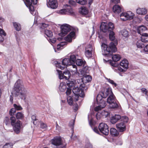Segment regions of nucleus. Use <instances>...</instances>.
Returning <instances> with one entry per match:
<instances>
[{
  "label": "nucleus",
  "instance_id": "f257e3e1",
  "mask_svg": "<svg viewBox=\"0 0 148 148\" xmlns=\"http://www.w3.org/2000/svg\"><path fill=\"white\" fill-rule=\"evenodd\" d=\"M109 34V39L112 42L110 43L109 46L103 43L101 46L103 47V49L106 53L105 55L107 56H112L113 53H114L117 51L116 46L118 44L117 40L115 38V33L113 30L108 32Z\"/></svg>",
  "mask_w": 148,
  "mask_h": 148
},
{
  "label": "nucleus",
  "instance_id": "f03ea898",
  "mask_svg": "<svg viewBox=\"0 0 148 148\" xmlns=\"http://www.w3.org/2000/svg\"><path fill=\"white\" fill-rule=\"evenodd\" d=\"M112 92V89L110 87L104 88L101 90L97 97L96 101L99 105L95 108V111L101 110L106 106V102L103 98L107 97Z\"/></svg>",
  "mask_w": 148,
  "mask_h": 148
},
{
  "label": "nucleus",
  "instance_id": "7ed1b4c3",
  "mask_svg": "<svg viewBox=\"0 0 148 148\" xmlns=\"http://www.w3.org/2000/svg\"><path fill=\"white\" fill-rule=\"evenodd\" d=\"M12 94L19 96L22 99L25 100L28 95V93L24 87L22 81L18 80L15 84L14 90Z\"/></svg>",
  "mask_w": 148,
  "mask_h": 148
},
{
  "label": "nucleus",
  "instance_id": "20e7f679",
  "mask_svg": "<svg viewBox=\"0 0 148 148\" xmlns=\"http://www.w3.org/2000/svg\"><path fill=\"white\" fill-rule=\"evenodd\" d=\"M85 84L81 78L75 80V101H77L79 97H84L85 96L84 90Z\"/></svg>",
  "mask_w": 148,
  "mask_h": 148
},
{
  "label": "nucleus",
  "instance_id": "39448f33",
  "mask_svg": "<svg viewBox=\"0 0 148 148\" xmlns=\"http://www.w3.org/2000/svg\"><path fill=\"white\" fill-rule=\"evenodd\" d=\"M67 57L62 60V66H61L60 64L58 62H54V64L56 65V66L62 70L63 69L65 66L66 67L69 66H72L73 68H74V53H70L68 55Z\"/></svg>",
  "mask_w": 148,
  "mask_h": 148
},
{
  "label": "nucleus",
  "instance_id": "423d86ee",
  "mask_svg": "<svg viewBox=\"0 0 148 148\" xmlns=\"http://www.w3.org/2000/svg\"><path fill=\"white\" fill-rule=\"evenodd\" d=\"M24 2L26 6L29 9L31 13L33 15H36L37 12L35 10L32 4H36L37 2V0H25Z\"/></svg>",
  "mask_w": 148,
  "mask_h": 148
},
{
  "label": "nucleus",
  "instance_id": "0eeeda50",
  "mask_svg": "<svg viewBox=\"0 0 148 148\" xmlns=\"http://www.w3.org/2000/svg\"><path fill=\"white\" fill-rule=\"evenodd\" d=\"M61 31L59 33V35L61 36H64L67 34L71 31L73 29V27L67 24H64L60 26Z\"/></svg>",
  "mask_w": 148,
  "mask_h": 148
},
{
  "label": "nucleus",
  "instance_id": "6e6552de",
  "mask_svg": "<svg viewBox=\"0 0 148 148\" xmlns=\"http://www.w3.org/2000/svg\"><path fill=\"white\" fill-rule=\"evenodd\" d=\"M114 28V24L111 22H109L108 24L105 22L102 23L100 26L101 30L104 32L113 30Z\"/></svg>",
  "mask_w": 148,
  "mask_h": 148
},
{
  "label": "nucleus",
  "instance_id": "1a4fd4ad",
  "mask_svg": "<svg viewBox=\"0 0 148 148\" xmlns=\"http://www.w3.org/2000/svg\"><path fill=\"white\" fill-rule=\"evenodd\" d=\"M16 119L13 116L11 117L10 120L11 125L13 126V129L15 132L18 134L19 133L20 131V121H17L16 123Z\"/></svg>",
  "mask_w": 148,
  "mask_h": 148
},
{
  "label": "nucleus",
  "instance_id": "9d476101",
  "mask_svg": "<svg viewBox=\"0 0 148 148\" xmlns=\"http://www.w3.org/2000/svg\"><path fill=\"white\" fill-rule=\"evenodd\" d=\"M58 74L59 78L60 79H65L66 80H68L72 77L71 75V73L69 71H66L62 73V71L58 70H56Z\"/></svg>",
  "mask_w": 148,
  "mask_h": 148
},
{
  "label": "nucleus",
  "instance_id": "9b49d317",
  "mask_svg": "<svg viewBox=\"0 0 148 148\" xmlns=\"http://www.w3.org/2000/svg\"><path fill=\"white\" fill-rule=\"evenodd\" d=\"M134 14L130 11L127 12H123L120 15L121 19L122 21H125L127 20H130L133 18Z\"/></svg>",
  "mask_w": 148,
  "mask_h": 148
},
{
  "label": "nucleus",
  "instance_id": "f8f14e48",
  "mask_svg": "<svg viewBox=\"0 0 148 148\" xmlns=\"http://www.w3.org/2000/svg\"><path fill=\"white\" fill-rule=\"evenodd\" d=\"M121 67H118V70L120 72H124L126 71L128 68L129 62L126 59H124L120 63Z\"/></svg>",
  "mask_w": 148,
  "mask_h": 148
},
{
  "label": "nucleus",
  "instance_id": "ddd939ff",
  "mask_svg": "<svg viewBox=\"0 0 148 148\" xmlns=\"http://www.w3.org/2000/svg\"><path fill=\"white\" fill-rule=\"evenodd\" d=\"M99 128L101 133L106 135H108L109 131L108 126L107 124L101 123L99 125Z\"/></svg>",
  "mask_w": 148,
  "mask_h": 148
},
{
  "label": "nucleus",
  "instance_id": "4468645a",
  "mask_svg": "<svg viewBox=\"0 0 148 148\" xmlns=\"http://www.w3.org/2000/svg\"><path fill=\"white\" fill-rule=\"evenodd\" d=\"M86 68H83L82 69L79 70V71L77 70V66L75 65V69H76V71L75 72V76L77 77L79 76L80 77H84L86 75L87 71H85V69Z\"/></svg>",
  "mask_w": 148,
  "mask_h": 148
},
{
  "label": "nucleus",
  "instance_id": "2eb2a0df",
  "mask_svg": "<svg viewBox=\"0 0 148 148\" xmlns=\"http://www.w3.org/2000/svg\"><path fill=\"white\" fill-rule=\"evenodd\" d=\"M47 5L48 7L55 9L58 6V3L56 0H49Z\"/></svg>",
  "mask_w": 148,
  "mask_h": 148
},
{
  "label": "nucleus",
  "instance_id": "dca6fc26",
  "mask_svg": "<svg viewBox=\"0 0 148 148\" xmlns=\"http://www.w3.org/2000/svg\"><path fill=\"white\" fill-rule=\"evenodd\" d=\"M67 9L71 14H73V8L74 7V1L69 0L68 3L66 5Z\"/></svg>",
  "mask_w": 148,
  "mask_h": 148
},
{
  "label": "nucleus",
  "instance_id": "f3484780",
  "mask_svg": "<svg viewBox=\"0 0 148 148\" xmlns=\"http://www.w3.org/2000/svg\"><path fill=\"white\" fill-rule=\"evenodd\" d=\"M51 143L56 146H59L62 144L61 138L60 137H54L51 140Z\"/></svg>",
  "mask_w": 148,
  "mask_h": 148
},
{
  "label": "nucleus",
  "instance_id": "a211bd4d",
  "mask_svg": "<svg viewBox=\"0 0 148 148\" xmlns=\"http://www.w3.org/2000/svg\"><path fill=\"white\" fill-rule=\"evenodd\" d=\"M116 127L119 131L123 132L126 130V125L123 122H120L117 123L116 125Z\"/></svg>",
  "mask_w": 148,
  "mask_h": 148
},
{
  "label": "nucleus",
  "instance_id": "6ab92c4d",
  "mask_svg": "<svg viewBox=\"0 0 148 148\" xmlns=\"http://www.w3.org/2000/svg\"><path fill=\"white\" fill-rule=\"evenodd\" d=\"M112 9L113 12L117 14H119L123 10L122 7L118 5H115L113 6Z\"/></svg>",
  "mask_w": 148,
  "mask_h": 148
},
{
  "label": "nucleus",
  "instance_id": "aec40b11",
  "mask_svg": "<svg viewBox=\"0 0 148 148\" xmlns=\"http://www.w3.org/2000/svg\"><path fill=\"white\" fill-rule=\"evenodd\" d=\"M121 118V116L119 114H115L112 116L110 118V122L114 124Z\"/></svg>",
  "mask_w": 148,
  "mask_h": 148
},
{
  "label": "nucleus",
  "instance_id": "412c9836",
  "mask_svg": "<svg viewBox=\"0 0 148 148\" xmlns=\"http://www.w3.org/2000/svg\"><path fill=\"white\" fill-rule=\"evenodd\" d=\"M76 58L75 55V62L76 64L78 66H84L86 64V61L84 60H83L81 59H77L76 60Z\"/></svg>",
  "mask_w": 148,
  "mask_h": 148
},
{
  "label": "nucleus",
  "instance_id": "4be33fe9",
  "mask_svg": "<svg viewBox=\"0 0 148 148\" xmlns=\"http://www.w3.org/2000/svg\"><path fill=\"white\" fill-rule=\"evenodd\" d=\"M74 37V31H72L68 35L64 38V39L66 41L69 42H71L72 41V39Z\"/></svg>",
  "mask_w": 148,
  "mask_h": 148
},
{
  "label": "nucleus",
  "instance_id": "5701e85b",
  "mask_svg": "<svg viewBox=\"0 0 148 148\" xmlns=\"http://www.w3.org/2000/svg\"><path fill=\"white\" fill-rule=\"evenodd\" d=\"M68 82H67V85L69 88H73L72 92L74 93L73 90L74 89V79L73 77H72L68 79Z\"/></svg>",
  "mask_w": 148,
  "mask_h": 148
},
{
  "label": "nucleus",
  "instance_id": "b1692460",
  "mask_svg": "<svg viewBox=\"0 0 148 148\" xmlns=\"http://www.w3.org/2000/svg\"><path fill=\"white\" fill-rule=\"evenodd\" d=\"M116 100L115 97L112 92V93L109 95L107 99V102L110 104Z\"/></svg>",
  "mask_w": 148,
  "mask_h": 148
},
{
  "label": "nucleus",
  "instance_id": "393cba45",
  "mask_svg": "<svg viewBox=\"0 0 148 148\" xmlns=\"http://www.w3.org/2000/svg\"><path fill=\"white\" fill-rule=\"evenodd\" d=\"M81 79L84 82V83L90 82L92 79V77L89 75H87V74L84 76Z\"/></svg>",
  "mask_w": 148,
  "mask_h": 148
},
{
  "label": "nucleus",
  "instance_id": "a878e982",
  "mask_svg": "<svg viewBox=\"0 0 148 148\" xmlns=\"http://www.w3.org/2000/svg\"><path fill=\"white\" fill-rule=\"evenodd\" d=\"M147 29V28L145 26L142 25L138 27L137 29L138 33L142 36V34H143V32Z\"/></svg>",
  "mask_w": 148,
  "mask_h": 148
},
{
  "label": "nucleus",
  "instance_id": "bb28decb",
  "mask_svg": "<svg viewBox=\"0 0 148 148\" xmlns=\"http://www.w3.org/2000/svg\"><path fill=\"white\" fill-rule=\"evenodd\" d=\"M147 12V10L145 8H139L136 10L137 13L139 14L145 15Z\"/></svg>",
  "mask_w": 148,
  "mask_h": 148
},
{
  "label": "nucleus",
  "instance_id": "cd10ccee",
  "mask_svg": "<svg viewBox=\"0 0 148 148\" xmlns=\"http://www.w3.org/2000/svg\"><path fill=\"white\" fill-rule=\"evenodd\" d=\"M59 88L61 92L65 91L66 89V86L65 83L64 82L61 83L60 84Z\"/></svg>",
  "mask_w": 148,
  "mask_h": 148
},
{
  "label": "nucleus",
  "instance_id": "c85d7f7f",
  "mask_svg": "<svg viewBox=\"0 0 148 148\" xmlns=\"http://www.w3.org/2000/svg\"><path fill=\"white\" fill-rule=\"evenodd\" d=\"M13 25L15 30L18 31H20L21 29V24L17 22L13 23Z\"/></svg>",
  "mask_w": 148,
  "mask_h": 148
},
{
  "label": "nucleus",
  "instance_id": "c756f323",
  "mask_svg": "<svg viewBox=\"0 0 148 148\" xmlns=\"http://www.w3.org/2000/svg\"><path fill=\"white\" fill-rule=\"evenodd\" d=\"M14 108H12L10 111H15L16 110H22L23 108L20 105L14 104Z\"/></svg>",
  "mask_w": 148,
  "mask_h": 148
},
{
  "label": "nucleus",
  "instance_id": "7c9ffc66",
  "mask_svg": "<svg viewBox=\"0 0 148 148\" xmlns=\"http://www.w3.org/2000/svg\"><path fill=\"white\" fill-rule=\"evenodd\" d=\"M79 12L82 15H86L88 13V11L86 8L83 7L81 8Z\"/></svg>",
  "mask_w": 148,
  "mask_h": 148
},
{
  "label": "nucleus",
  "instance_id": "2f4dec72",
  "mask_svg": "<svg viewBox=\"0 0 148 148\" xmlns=\"http://www.w3.org/2000/svg\"><path fill=\"white\" fill-rule=\"evenodd\" d=\"M141 39L144 42H148V34L146 33H144L142 34Z\"/></svg>",
  "mask_w": 148,
  "mask_h": 148
},
{
  "label": "nucleus",
  "instance_id": "473e14b6",
  "mask_svg": "<svg viewBox=\"0 0 148 148\" xmlns=\"http://www.w3.org/2000/svg\"><path fill=\"white\" fill-rule=\"evenodd\" d=\"M67 13H68L70 14H73L71 13L67 9V7H66V9H63L60 10L58 12V13L61 14H66Z\"/></svg>",
  "mask_w": 148,
  "mask_h": 148
},
{
  "label": "nucleus",
  "instance_id": "72a5a7b5",
  "mask_svg": "<svg viewBox=\"0 0 148 148\" xmlns=\"http://www.w3.org/2000/svg\"><path fill=\"white\" fill-rule=\"evenodd\" d=\"M110 133L113 136H117L119 134V133L116 129L113 128H111Z\"/></svg>",
  "mask_w": 148,
  "mask_h": 148
},
{
  "label": "nucleus",
  "instance_id": "f704fd0d",
  "mask_svg": "<svg viewBox=\"0 0 148 148\" xmlns=\"http://www.w3.org/2000/svg\"><path fill=\"white\" fill-rule=\"evenodd\" d=\"M143 41L142 40H138L136 43V45L138 48H142L145 46V45L143 43Z\"/></svg>",
  "mask_w": 148,
  "mask_h": 148
},
{
  "label": "nucleus",
  "instance_id": "c9c22d12",
  "mask_svg": "<svg viewBox=\"0 0 148 148\" xmlns=\"http://www.w3.org/2000/svg\"><path fill=\"white\" fill-rule=\"evenodd\" d=\"M67 43L66 42H61L58 44L57 46V49L58 50H60L62 49L63 47L66 45Z\"/></svg>",
  "mask_w": 148,
  "mask_h": 148
},
{
  "label": "nucleus",
  "instance_id": "e433bc0d",
  "mask_svg": "<svg viewBox=\"0 0 148 148\" xmlns=\"http://www.w3.org/2000/svg\"><path fill=\"white\" fill-rule=\"evenodd\" d=\"M118 107L116 100L110 104V108H117Z\"/></svg>",
  "mask_w": 148,
  "mask_h": 148
},
{
  "label": "nucleus",
  "instance_id": "4c0bfd02",
  "mask_svg": "<svg viewBox=\"0 0 148 148\" xmlns=\"http://www.w3.org/2000/svg\"><path fill=\"white\" fill-rule=\"evenodd\" d=\"M6 34L3 30L0 28V42H3L4 40V38L2 36V35L5 36Z\"/></svg>",
  "mask_w": 148,
  "mask_h": 148
},
{
  "label": "nucleus",
  "instance_id": "58836bf2",
  "mask_svg": "<svg viewBox=\"0 0 148 148\" xmlns=\"http://www.w3.org/2000/svg\"><path fill=\"white\" fill-rule=\"evenodd\" d=\"M112 58L113 61L117 62L120 60L121 57L119 55L116 54L113 56Z\"/></svg>",
  "mask_w": 148,
  "mask_h": 148
},
{
  "label": "nucleus",
  "instance_id": "ea45409f",
  "mask_svg": "<svg viewBox=\"0 0 148 148\" xmlns=\"http://www.w3.org/2000/svg\"><path fill=\"white\" fill-rule=\"evenodd\" d=\"M67 101L68 104L70 106H72L73 104V100L72 97L69 96L67 98Z\"/></svg>",
  "mask_w": 148,
  "mask_h": 148
},
{
  "label": "nucleus",
  "instance_id": "a19ab883",
  "mask_svg": "<svg viewBox=\"0 0 148 148\" xmlns=\"http://www.w3.org/2000/svg\"><path fill=\"white\" fill-rule=\"evenodd\" d=\"M45 33L48 37H50L53 35L52 32L49 30L46 29L45 30Z\"/></svg>",
  "mask_w": 148,
  "mask_h": 148
},
{
  "label": "nucleus",
  "instance_id": "79ce46f5",
  "mask_svg": "<svg viewBox=\"0 0 148 148\" xmlns=\"http://www.w3.org/2000/svg\"><path fill=\"white\" fill-rule=\"evenodd\" d=\"M92 50L90 51L89 50H86L85 52V55L86 57L88 58H90L92 56Z\"/></svg>",
  "mask_w": 148,
  "mask_h": 148
},
{
  "label": "nucleus",
  "instance_id": "37998d69",
  "mask_svg": "<svg viewBox=\"0 0 148 148\" xmlns=\"http://www.w3.org/2000/svg\"><path fill=\"white\" fill-rule=\"evenodd\" d=\"M76 2L80 4L84 5L87 3L86 0H75Z\"/></svg>",
  "mask_w": 148,
  "mask_h": 148
},
{
  "label": "nucleus",
  "instance_id": "c03bdc74",
  "mask_svg": "<svg viewBox=\"0 0 148 148\" xmlns=\"http://www.w3.org/2000/svg\"><path fill=\"white\" fill-rule=\"evenodd\" d=\"M122 35L124 37H127L129 35L128 32L126 29H124L122 30L121 32Z\"/></svg>",
  "mask_w": 148,
  "mask_h": 148
},
{
  "label": "nucleus",
  "instance_id": "a18cd8bd",
  "mask_svg": "<svg viewBox=\"0 0 148 148\" xmlns=\"http://www.w3.org/2000/svg\"><path fill=\"white\" fill-rule=\"evenodd\" d=\"M101 115L103 117H106L109 116L110 113L109 112H101Z\"/></svg>",
  "mask_w": 148,
  "mask_h": 148
},
{
  "label": "nucleus",
  "instance_id": "49530a36",
  "mask_svg": "<svg viewBox=\"0 0 148 148\" xmlns=\"http://www.w3.org/2000/svg\"><path fill=\"white\" fill-rule=\"evenodd\" d=\"M16 116L17 119H21L23 117V114L21 112H18L17 113Z\"/></svg>",
  "mask_w": 148,
  "mask_h": 148
},
{
  "label": "nucleus",
  "instance_id": "de8ad7c7",
  "mask_svg": "<svg viewBox=\"0 0 148 148\" xmlns=\"http://www.w3.org/2000/svg\"><path fill=\"white\" fill-rule=\"evenodd\" d=\"M122 121H123L125 123H127L129 120L128 118L126 116H121V118L120 119Z\"/></svg>",
  "mask_w": 148,
  "mask_h": 148
},
{
  "label": "nucleus",
  "instance_id": "09e8293b",
  "mask_svg": "<svg viewBox=\"0 0 148 148\" xmlns=\"http://www.w3.org/2000/svg\"><path fill=\"white\" fill-rule=\"evenodd\" d=\"M32 119L33 121V123L35 125H37V120L36 119V116L35 115H33L32 116Z\"/></svg>",
  "mask_w": 148,
  "mask_h": 148
},
{
  "label": "nucleus",
  "instance_id": "8fccbe9b",
  "mask_svg": "<svg viewBox=\"0 0 148 148\" xmlns=\"http://www.w3.org/2000/svg\"><path fill=\"white\" fill-rule=\"evenodd\" d=\"M109 63L113 67H116L118 66V64L116 63V62H114L113 61L110 60L109 61Z\"/></svg>",
  "mask_w": 148,
  "mask_h": 148
},
{
  "label": "nucleus",
  "instance_id": "3c124183",
  "mask_svg": "<svg viewBox=\"0 0 148 148\" xmlns=\"http://www.w3.org/2000/svg\"><path fill=\"white\" fill-rule=\"evenodd\" d=\"M120 0H110V3L112 4L117 5L120 3Z\"/></svg>",
  "mask_w": 148,
  "mask_h": 148
},
{
  "label": "nucleus",
  "instance_id": "603ef678",
  "mask_svg": "<svg viewBox=\"0 0 148 148\" xmlns=\"http://www.w3.org/2000/svg\"><path fill=\"white\" fill-rule=\"evenodd\" d=\"M107 79L108 82L112 84L114 86L116 87V86L117 84L116 83L114 82L113 80L111 79H110L108 78H107Z\"/></svg>",
  "mask_w": 148,
  "mask_h": 148
},
{
  "label": "nucleus",
  "instance_id": "864d4df0",
  "mask_svg": "<svg viewBox=\"0 0 148 148\" xmlns=\"http://www.w3.org/2000/svg\"><path fill=\"white\" fill-rule=\"evenodd\" d=\"M92 116L91 117V116L90 115H88V119L89 121V123L90 125L92 127Z\"/></svg>",
  "mask_w": 148,
  "mask_h": 148
},
{
  "label": "nucleus",
  "instance_id": "5fc2aeb1",
  "mask_svg": "<svg viewBox=\"0 0 148 148\" xmlns=\"http://www.w3.org/2000/svg\"><path fill=\"white\" fill-rule=\"evenodd\" d=\"M71 90L72 89L69 88H67L66 93L67 95H70L71 92Z\"/></svg>",
  "mask_w": 148,
  "mask_h": 148
},
{
  "label": "nucleus",
  "instance_id": "6e6d98bb",
  "mask_svg": "<svg viewBox=\"0 0 148 148\" xmlns=\"http://www.w3.org/2000/svg\"><path fill=\"white\" fill-rule=\"evenodd\" d=\"M96 117L97 119H99L102 116L101 113L100 112H98L96 114Z\"/></svg>",
  "mask_w": 148,
  "mask_h": 148
},
{
  "label": "nucleus",
  "instance_id": "4d7b16f0",
  "mask_svg": "<svg viewBox=\"0 0 148 148\" xmlns=\"http://www.w3.org/2000/svg\"><path fill=\"white\" fill-rule=\"evenodd\" d=\"M74 125V120H72L70 121L69 123V126H70L72 129L73 128V125Z\"/></svg>",
  "mask_w": 148,
  "mask_h": 148
},
{
  "label": "nucleus",
  "instance_id": "13d9d810",
  "mask_svg": "<svg viewBox=\"0 0 148 148\" xmlns=\"http://www.w3.org/2000/svg\"><path fill=\"white\" fill-rule=\"evenodd\" d=\"M141 90L142 92L144 93L146 95H147L148 90L146 89L145 88H142Z\"/></svg>",
  "mask_w": 148,
  "mask_h": 148
},
{
  "label": "nucleus",
  "instance_id": "bf43d9fd",
  "mask_svg": "<svg viewBox=\"0 0 148 148\" xmlns=\"http://www.w3.org/2000/svg\"><path fill=\"white\" fill-rule=\"evenodd\" d=\"M40 127L42 129L45 128L47 127L46 125L42 122L40 123Z\"/></svg>",
  "mask_w": 148,
  "mask_h": 148
},
{
  "label": "nucleus",
  "instance_id": "052dcab7",
  "mask_svg": "<svg viewBox=\"0 0 148 148\" xmlns=\"http://www.w3.org/2000/svg\"><path fill=\"white\" fill-rule=\"evenodd\" d=\"M56 41V40L55 38L49 39V42L53 43H55Z\"/></svg>",
  "mask_w": 148,
  "mask_h": 148
},
{
  "label": "nucleus",
  "instance_id": "680f3d73",
  "mask_svg": "<svg viewBox=\"0 0 148 148\" xmlns=\"http://www.w3.org/2000/svg\"><path fill=\"white\" fill-rule=\"evenodd\" d=\"M3 148H11V145L9 143H7L4 146Z\"/></svg>",
  "mask_w": 148,
  "mask_h": 148
},
{
  "label": "nucleus",
  "instance_id": "e2e57ef3",
  "mask_svg": "<svg viewBox=\"0 0 148 148\" xmlns=\"http://www.w3.org/2000/svg\"><path fill=\"white\" fill-rule=\"evenodd\" d=\"M48 26V25L45 23H42L40 27L41 28L43 29L45 28L46 27Z\"/></svg>",
  "mask_w": 148,
  "mask_h": 148
},
{
  "label": "nucleus",
  "instance_id": "0e129e2a",
  "mask_svg": "<svg viewBox=\"0 0 148 148\" xmlns=\"http://www.w3.org/2000/svg\"><path fill=\"white\" fill-rule=\"evenodd\" d=\"M93 130L96 133L99 134V131L98 128L97 127H95L93 129Z\"/></svg>",
  "mask_w": 148,
  "mask_h": 148
},
{
  "label": "nucleus",
  "instance_id": "69168bd1",
  "mask_svg": "<svg viewBox=\"0 0 148 148\" xmlns=\"http://www.w3.org/2000/svg\"><path fill=\"white\" fill-rule=\"evenodd\" d=\"M86 148H93L92 145L90 143H89L86 145Z\"/></svg>",
  "mask_w": 148,
  "mask_h": 148
},
{
  "label": "nucleus",
  "instance_id": "338daca9",
  "mask_svg": "<svg viewBox=\"0 0 148 148\" xmlns=\"http://www.w3.org/2000/svg\"><path fill=\"white\" fill-rule=\"evenodd\" d=\"M75 38L76 36V34H77L78 32V29L77 27H75Z\"/></svg>",
  "mask_w": 148,
  "mask_h": 148
},
{
  "label": "nucleus",
  "instance_id": "774afa93",
  "mask_svg": "<svg viewBox=\"0 0 148 148\" xmlns=\"http://www.w3.org/2000/svg\"><path fill=\"white\" fill-rule=\"evenodd\" d=\"M144 50L145 52H148V44L144 47Z\"/></svg>",
  "mask_w": 148,
  "mask_h": 148
}]
</instances>
